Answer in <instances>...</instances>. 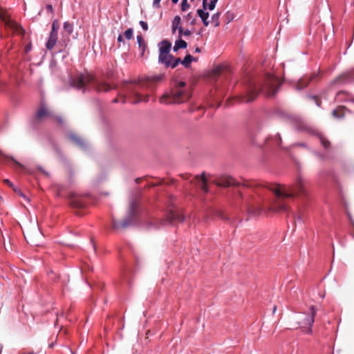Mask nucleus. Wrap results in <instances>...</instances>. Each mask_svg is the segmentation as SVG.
I'll return each instance as SVG.
<instances>
[{
	"mask_svg": "<svg viewBox=\"0 0 354 354\" xmlns=\"http://www.w3.org/2000/svg\"><path fill=\"white\" fill-rule=\"evenodd\" d=\"M342 97V98H350V97H351V96H348V95H342V97Z\"/></svg>",
	"mask_w": 354,
	"mask_h": 354,
	"instance_id": "62",
	"label": "nucleus"
},
{
	"mask_svg": "<svg viewBox=\"0 0 354 354\" xmlns=\"http://www.w3.org/2000/svg\"><path fill=\"white\" fill-rule=\"evenodd\" d=\"M117 40H118V42H123L124 39H123L122 35H119L118 38H117Z\"/></svg>",
	"mask_w": 354,
	"mask_h": 354,
	"instance_id": "56",
	"label": "nucleus"
},
{
	"mask_svg": "<svg viewBox=\"0 0 354 354\" xmlns=\"http://www.w3.org/2000/svg\"><path fill=\"white\" fill-rule=\"evenodd\" d=\"M139 24L145 31L148 30V24L147 22L144 21H140Z\"/></svg>",
	"mask_w": 354,
	"mask_h": 354,
	"instance_id": "47",
	"label": "nucleus"
},
{
	"mask_svg": "<svg viewBox=\"0 0 354 354\" xmlns=\"http://www.w3.org/2000/svg\"><path fill=\"white\" fill-rule=\"evenodd\" d=\"M309 100H313L315 104L316 105L318 106V107H321L322 106V100L317 96V95H308L306 96Z\"/></svg>",
	"mask_w": 354,
	"mask_h": 354,
	"instance_id": "38",
	"label": "nucleus"
},
{
	"mask_svg": "<svg viewBox=\"0 0 354 354\" xmlns=\"http://www.w3.org/2000/svg\"><path fill=\"white\" fill-rule=\"evenodd\" d=\"M246 209L250 216H257L263 212V209L260 206H252L249 204L246 205Z\"/></svg>",
	"mask_w": 354,
	"mask_h": 354,
	"instance_id": "21",
	"label": "nucleus"
},
{
	"mask_svg": "<svg viewBox=\"0 0 354 354\" xmlns=\"http://www.w3.org/2000/svg\"><path fill=\"white\" fill-rule=\"evenodd\" d=\"M135 219L126 216L122 221H118L114 218L112 220L113 228L115 230L125 229L134 225Z\"/></svg>",
	"mask_w": 354,
	"mask_h": 354,
	"instance_id": "11",
	"label": "nucleus"
},
{
	"mask_svg": "<svg viewBox=\"0 0 354 354\" xmlns=\"http://www.w3.org/2000/svg\"><path fill=\"white\" fill-rule=\"evenodd\" d=\"M133 95L136 97V100L132 102L133 104H137V103L142 102V101L147 102L149 100V95H146V96L143 97L142 95H141L138 93H133Z\"/></svg>",
	"mask_w": 354,
	"mask_h": 354,
	"instance_id": "35",
	"label": "nucleus"
},
{
	"mask_svg": "<svg viewBox=\"0 0 354 354\" xmlns=\"http://www.w3.org/2000/svg\"><path fill=\"white\" fill-rule=\"evenodd\" d=\"M219 216L223 220L230 221V218L228 216H225L223 213H220Z\"/></svg>",
	"mask_w": 354,
	"mask_h": 354,
	"instance_id": "50",
	"label": "nucleus"
},
{
	"mask_svg": "<svg viewBox=\"0 0 354 354\" xmlns=\"http://www.w3.org/2000/svg\"><path fill=\"white\" fill-rule=\"evenodd\" d=\"M63 28L68 35H71L73 32V24L68 21H65L63 24Z\"/></svg>",
	"mask_w": 354,
	"mask_h": 354,
	"instance_id": "36",
	"label": "nucleus"
},
{
	"mask_svg": "<svg viewBox=\"0 0 354 354\" xmlns=\"http://www.w3.org/2000/svg\"><path fill=\"white\" fill-rule=\"evenodd\" d=\"M46 10L48 13L53 15L54 13V9L53 8V6L51 4H47L45 7Z\"/></svg>",
	"mask_w": 354,
	"mask_h": 354,
	"instance_id": "46",
	"label": "nucleus"
},
{
	"mask_svg": "<svg viewBox=\"0 0 354 354\" xmlns=\"http://www.w3.org/2000/svg\"><path fill=\"white\" fill-rule=\"evenodd\" d=\"M164 77L163 74H159L157 75H151L146 77V82L148 84H154L160 82Z\"/></svg>",
	"mask_w": 354,
	"mask_h": 354,
	"instance_id": "32",
	"label": "nucleus"
},
{
	"mask_svg": "<svg viewBox=\"0 0 354 354\" xmlns=\"http://www.w3.org/2000/svg\"><path fill=\"white\" fill-rule=\"evenodd\" d=\"M184 94L183 90H171L169 93H165L160 97V102L166 104H180L185 101L183 100Z\"/></svg>",
	"mask_w": 354,
	"mask_h": 354,
	"instance_id": "6",
	"label": "nucleus"
},
{
	"mask_svg": "<svg viewBox=\"0 0 354 354\" xmlns=\"http://www.w3.org/2000/svg\"><path fill=\"white\" fill-rule=\"evenodd\" d=\"M24 354H36V353H34V352H28V353H26V352L25 353V352H24Z\"/></svg>",
	"mask_w": 354,
	"mask_h": 354,
	"instance_id": "64",
	"label": "nucleus"
},
{
	"mask_svg": "<svg viewBox=\"0 0 354 354\" xmlns=\"http://www.w3.org/2000/svg\"><path fill=\"white\" fill-rule=\"evenodd\" d=\"M353 82H354V70L340 75L334 80V83L342 84H351Z\"/></svg>",
	"mask_w": 354,
	"mask_h": 354,
	"instance_id": "12",
	"label": "nucleus"
},
{
	"mask_svg": "<svg viewBox=\"0 0 354 354\" xmlns=\"http://www.w3.org/2000/svg\"><path fill=\"white\" fill-rule=\"evenodd\" d=\"M184 221V216L176 209H171L167 214L165 218L161 221L160 224L161 225H173L175 223H183Z\"/></svg>",
	"mask_w": 354,
	"mask_h": 354,
	"instance_id": "9",
	"label": "nucleus"
},
{
	"mask_svg": "<svg viewBox=\"0 0 354 354\" xmlns=\"http://www.w3.org/2000/svg\"><path fill=\"white\" fill-rule=\"evenodd\" d=\"M279 89L277 79L272 74L268 73L264 77L262 84H259L253 80H250L245 94L236 97L239 103H249L254 101L260 93H264L267 97H274Z\"/></svg>",
	"mask_w": 354,
	"mask_h": 354,
	"instance_id": "2",
	"label": "nucleus"
},
{
	"mask_svg": "<svg viewBox=\"0 0 354 354\" xmlns=\"http://www.w3.org/2000/svg\"><path fill=\"white\" fill-rule=\"evenodd\" d=\"M68 139L72 141L74 144L78 146L82 149H86L87 146L86 144L79 137L77 134L73 132H70L68 134Z\"/></svg>",
	"mask_w": 354,
	"mask_h": 354,
	"instance_id": "17",
	"label": "nucleus"
},
{
	"mask_svg": "<svg viewBox=\"0 0 354 354\" xmlns=\"http://www.w3.org/2000/svg\"><path fill=\"white\" fill-rule=\"evenodd\" d=\"M30 48H31L30 46H26L25 51H26V52H28V51L30 50Z\"/></svg>",
	"mask_w": 354,
	"mask_h": 354,
	"instance_id": "61",
	"label": "nucleus"
},
{
	"mask_svg": "<svg viewBox=\"0 0 354 354\" xmlns=\"http://www.w3.org/2000/svg\"><path fill=\"white\" fill-rule=\"evenodd\" d=\"M0 20L4 24L5 28L11 32V34H17L21 32V27L17 25L8 15L6 11L0 6Z\"/></svg>",
	"mask_w": 354,
	"mask_h": 354,
	"instance_id": "7",
	"label": "nucleus"
},
{
	"mask_svg": "<svg viewBox=\"0 0 354 354\" xmlns=\"http://www.w3.org/2000/svg\"><path fill=\"white\" fill-rule=\"evenodd\" d=\"M205 10H203V8L197 10V15L201 18L203 25L207 26L209 24L208 21L209 15L208 12H205Z\"/></svg>",
	"mask_w": 354,
	"mask_h": 354,
	"instance_id": "25",
	"label": "nucleus"
},
{
	"mask_svg": "<svg viewBox=\"0 0 354 354\" xmlns=\"http://www.w3.org/2000/svg\"><path fill=\"white\" fill-rule=\"evenodd\" d=\"M276 310H277V306H273V309H272V313L273 314L275 313Z\"/></svg>",
	"mask_w": 354,
	"mask_h": 354,
	"instance_id": "63",
	"label": "nucleus"
},
{
	"mask_svg": "<svg viewBox=\"0 0 354 354\" xmlns=\"http://www.w3.org/2000/svg\"><path fill=\"white\" fill-rule=\"evenodd\" d=\"M22 80V74L21 72L13 73L10 76V82L9 90L11 93H15L20 87Z\"/></svg>",
	"mask_w": 354,
	"mask_h": 354,
	"instance_id": "10",
	"label": "nucleus"
},
{
	"mask_svg": "<svg viewBox=\"0 0 354 354\" xmlns=\"http://www.w3.org/2000/svg\"><path fill=\"white\" fill-rule=\"evenodd\" d=\"M217 1L218 0H211L207 6V8H208L209 10H213L216 7Z\"/></svg>",
	"mask_w": 354,
	"mask_h": 354,
	"instance_id": "43",
	"label": "nucleus"
},
{
	"mask_svg": "<svg viewBox=\"0 0 354 354\" xmlns=\"http://www.w3.org/2000/svg\"><path fill=\"white\" fill-rule=\"evenodd\" d=\"M182 59L180 57H176L174 59L167 58L163 61V62H160L159 64H163L165 68H176L179 64H181Z\"/></svg>",
	"mask_w": 354,
	"mask_h": 354,
	"instance_id": "19",
	"label": "nucleus"
},
{
	"mask_svg": "<svg viewBox=\"0 0 354 354\" xmlns=\"http://www.w3.org/2000/svg\"><path fill=\"white\" fill-rule=\"evenodd\" d=\"M33 221H35V227H36V234L37 236H40V232H39L38 229V224L36 220V217L34 216L33 218L30 216V223H32Z\"/></svg>",
	"mask_w": 354,
	"mask_h": 354,
	"instance_id": "45",
	"label": "nucleus"
},
{
	"mask_svg": "<svg viewBox=\"0 0 354 354\" xmlns=\"http://www.w3.org/2000/svg\"><path fill=\"white\" fill-rule=\"evenodd\" d=\"M3 183L6 185L8 187L12 189L13 192L17 194L19 196H22V192L21 191L19 185H16L14 183L10 181L9 179H3Z\"/></svg>",
	"mask_w": 354,
	"mask_h": 354,
	"instance_id": "26",
	"label": "nucleus"
},
{
	"mask_svg": "<svg viewBox=\"0 0 354 354\" xmlns=\"http://www.w3.org/2000/svg\"><path fill=\"white\" fill-rule=\"evenodd\" d=\"M197 58L193 57L191 55H187L184 59L182 60L181 64L185 66L186 68H189L191 66V63L192 62H196Z\"/></svg>",
	"mask_w": 354,
	"mask_h": 354,
	"instance_id": "30",
	"label": "nucleus"
},
{
	"mask_svg": "<svg viewBox=\"0 0 354 354\" xmlns=\"http://www.w3.org/2000/svg\"><path fill=\"white\" fill-rule=\"evenodd\" d=\"M295 145L301 147H304V148H307L308 147L306 143H304V142H298V143L295 144Z\"/></svg>",
	"mask_w": 354,
	"mask_h": 354,
	"instance_id": "53",
	"label": "nucleus"
},
{
	"mask_svg": "<svg viewBox=\"0 0 354 354\" xmlns=\"http://www.w3.org/2000/svg\"><path fill=\"white\" fill-rule=\"evenodd\" d=\"M196 178L199 184L201 189L205 193L208 192V187L207 184V178L203 172L201 176H196Z\"/></svg>",
	"mask_w": 354,
	"mask_h": 354,
	"instance_id": "23",
	"label": "nucleus"
},
{
	"mask_svg": "<svg viewBox=\"0 0 354 354\" xmlns=\"http://www.w3.org/2000/svg\"><path fill=\"white\" fill-rule=\"evenodd\" d=\"M93 77L90 75L80 74L76 77H71L69 80V84L77 90H81L85 93L88 85L93 82Z\"/></svg>",
	"mask_w": 354,
	"mask_h": 354,
	"instance_id": "5",
	"label": "nucleus"
},
{
	"mask_svg": "<svg viewBox=\"0 0 354 354\" xmlns=\"http://www.w3.org/2000/svg\"><path fill=\"white\" fill-rule=\"evenodd\" d=\"M160 1L161 0H153V6L156 8H159L160 7Z\"/></svg>",
	"mask_w": 354,
	"mask_h": 354,
	"instance_id": "49",
	"label": "nucleus"
},
{
	"mask_svg": "<svg viewBox=\"0 0 354 354\" xmlns=\"http://www.w3.org/2000/svg\"><path fill=\"white\" fill-rule=\"evenodd\" d=\"M221 185L223 187H230V186H239V183H236V180L232 178H229L224 181H223Z\"/></svg>",
	"mask_w": 354,
	"mask_h": 354,
	"instance_id": "34",
	"label": "nucleus"
},
{
	"mask_svg": "<svg viewBox=\"0 0 354 354\" xmlns=\"http://www.w3.org/2000/svg\"><path fill=\"white\" fill-rule=\"evenodd\" d=\"M336 100L340 102H351L354 103V96L346 91H339L336 94Z\"/></svg>",
	"mask_w": 354,
	"mask_h": 354,
	"instance_id": "15",
	"label": "nucleus"
},
{
	"mask_svg": "<svg viewBox=\"0 0 354 354\" xmlns=\"http://www.w3.org/2000/svg\"><path fill=\"white\" fill-rule=\"evenodd\" d=\"M68 172H69L68 182H69V184L71 185L73 183L74 171L72 168H69Z\"/></svg>",
	"mask_w": 354,
	"mask_h": 354,
	"instance_id": "44",
	"label": "nucleus"
},
{
	"mask_svg": "<svg viewBox=\"0 0 354 354\" xmlns=\"http://www.w3.org/2000/svg\"><path fill=\"white\" fill-rule=\"evenodd\" d=\"M133 30L132 28H128L127 30H126L124 32V36L125 37V38L127 39H131L133 38Z\"/></svg>",
	"mask_w": 354,
	"mask_h": 354,
	"instance_id": "40",
	"label": "nucleus"
},
{
	"mask_svg": "<svg viewBox=\"0 0 354 354\" xmlns=\"http://www.w3.org/2000/svg\"><path fill=\"white\" fill-rule=\"evenodd\" d=\"M207 6V0H203V10H206Z\"/></svg>",
	"mask_w": 354,
	"mask_h": 354,
	"instance_id": "55",
	"label": "nucleus"
},
{
	"mask_svg": "<svg viewBox=\"0 0 354 354\" xmlns=\"http://www.w3.org/2000/svg\"><path fill=\"white\" fill-rule=\"evenodd\" d=\"M317 314V309L315 306H310L308 313H303L304 317L297 320L296 328H299L306 334L313 333L312 327L315 322V317Z\"/></svg>",
	"mask_w": 354,
	"mask_h": 354,
	"instance_id": "3",
	"label": "nucleus"
},
{
	"mask_svg": "<svg viewBox=\"0 0 354 354\" xmlns=\"http://www.w3.org/2000/svg\"><path fill=\"white\" fill-rule=\"evenodd\" d=\"M187 46V44L185 41L180 39L176 40L173 48L174 52H177L179 49H185Z\"/></svg>",
	"mask_w": 354,
	"mask_h": 354,
	"instance_id": "33",
	"label": "nucleus"
},
{
	"mask_svg": "<svg viewBox=\"0 0 354 354\" xmlns=\"http://www.w3.org/2000/svg\"><path fill=\"white\" fill-rule=\"evenodd\" d=\"M289 120L292 123V127L297 131L304 132L312 136H314V134L317 133V129L315 128L299 117L290 116Z\"/></svg>",
	"mask_w": 354,
	"mask_h": 354,
	"instance_id": "4",
	"label": "nucleus"
},
{
	"mask_svg": "<svg viewBox=\"0 0 354 354\" xmlns=\"http://www.w3.org/2000/svg\"><path fill=\"white\" fill-rule=\"evenodd\" d=\"M185 86V82H180L178 83V86L180 88H183Z\"/></svg>",
	"mask_w": 354,
	"mask_h": 354,
	"instance_id": "57",
	"label": "nucleus"
},
{
	"mask_svg": "<svg viewBox=\"0 0 354 354\" xmlns=\"http://www.w3.org/2000/svg\"><path fill=\"white\" fill-rule=\"evenodd\" d=\"M315 154L319 157V158H323L324 156L321 154L320 153H315Z\"/></svg>",
	"mask_w": 354,
	"mask_h": 354,
	"instance_id": "60",
	"label": "nucleus"
},
{
	"mask_svg": "<svg viewBox=\"0 0 354 354\" xmlns=\"http://www.w3.org/2000/svg\"><path fill=\"white\" fill-rule=\"evenodd\" d=\"M70 205L73 208L80 209L86 207V202L84 198L71 194L70 195Z\"/></svg>",
	"mask_w": 354,
	"mask_h": 354,
	"instance_id": "13",
	"label": "nucleus"
},
{
	"mask_svg": "<svg viewBox=\"0 0 354 354\" xmlns=\"http://www.w3.org/2000/svg\"><path fill=\"white\" fill-rule=\"evenodd\" d=\"M194 51H195V53H201V50L199 47L197 46V47H196Z\"/></svg>",
	"mask_w": 354,
	"mask_h": 354,
	"instance_id": "59",
	"label": "nucleus"
},
{
	"mask_svg": "<svg viewBox=\"0 0 354 354\" xmlns=\"http://www.w3.org/2000/svg\"><path fill=\"white\" fill-rule=\"evenodd\" d=\"M59 24L57 19H55L52 23L50 34L58 35Z\"/></svg>",
	"mask_w": 354,
	"mask_h": 354,
	"instance_id": "37",
	"label": "nucleus"
},
{
	"mask_svg": "<svg viewBox=\"0 0 354 354\" xmlns=\"http://www.w3.org/2000/svg\"><path fill=\"white\" fill-rule=\"evenodd\" d=\"M219 17H220L219 12H216L212 15L211 19H212V23L214 24L215 27H218L220 24Z\"/></svg>",
	"mask_w": 354,
	"mask_h": 354,
	"instance_id": "39",
	"label": "nucleus"
},
{
	"mask_svg": "<svg viewBox=\"0 0 354 354\" xmlns=\"http://www.w3.org/2000/svg\"><path fill=\"white\" fill-rule=\"evenodd\" d=\"M136 39H137V42L138 44L139 49L140 50V57H143L145 55V50L147 48V43L145 41V39L142 35H138Z\"/></svg>",
	"mask_w": 354,
	"mask_h": 354,
	"instance_id": "28",
	"label": "nucleus"
},
{
	"mask_svg": "<svg viewBox=\"0 0 354 354\" xmlns=\"http://www.w3.org/2000/svg\"><path fill=\"white\" fill-rule=\"evenodd\" d=\"M55 119H56L57 122L59 124H63L64 121H63V120H62V117H61V116H56V117H55Z\"/></svg>",
	"mask_w": 354,
	"mask_h": 354,
	"instance_id": "52",
	"label": "nucleus"
},
{
	"mask_svg": "<svg viewBox=\"0 0 354 354\" xmlns=\"http://www.w3.org/2000/svg\"><path fill=\"white\" fill-rule=\"evenodd\" d=\"M23 198H24V201H26V202L28 203H30V200L28 197H26L24 194L23 196Z\"/></svg>",
	"mask_w": 354,
	"mask_h": 354,
	"instance_id": "58",
	"label": "nucleus"
},
{
	"mask_svg": "<svg viewBox=\"0 0 354 354\" xmlns=\"http://www.w3.org/2000/svg\"><path fill=\"white\" fill-rule=\"evenodd\" d=\"M97 92H109L112 89L111 86L106 82L96 81L93 85Z\"/></svg>",
	"mask_w": 354,
	"mask_h": 354,
	"instance_id": "20",
	"label": "nucleus"
},
{
	"mask_svg": "<svg viewBox=\"0 0 354 354\" xmlns=\"http://www.w3.org/2000/svg\"><path fill=\"white\" fill-rule=\"evenodd\" d=\"M50 112L48 109L44 106V105L41 106L38 109L36 113V118L39 120L42 119L44 117L50 115Z\"/></svg>",
	"mask_w": 354,
	"mask_h": 354,
	"instance_id": "31",
	"label": "nucleus"
},
{
	"mask_svg": "<svg viewBox=\"0 0 354 354\" xmlns=\"http://www.w3.org/2000/svg\"><path fill=\"white\" fill-rule=\"evenodd\" d=\"M190 6L187 2V0H183L181 2V10L182 11H186L189 8Z\"/></svg>",
	"mask_w": 354,
	"mask_h": 354,
	"instance_id": "42",
	"label": "nucleus"
},
{
	"mask_svg": "<svg viewBox=\"0 0 354 354\" xmlns=\"http://www.w3.org/2000/svg\"><path fill=\"white\" fill-rule=\"evenodd\" d=\"M274 138L276 139V145L277 146H280L281 144V142H282V140H281V138L280 136V134L279 133H277L275 136H274Z\"/></svg>",
	"mask_w": 354,
	"mask_h": 354,
	"instance_id": "48",
	"label": "nucleus"
},
{
	"mask_svg": "<svg viewBox=\"0 0 354 354\" xmlns=\"http://www.w3.org/2000/svg\"><path fill=\"white\" fill-rule=\"evenodd\" d=\"M317 76V75L316 74H314L310 77L308 76H304V77H302L301 78H300L297 84V85L295 86V88L297 90H302L304 89V88H306V86H308V85L309 84V83L315 78H316Z\"/></svg>",
	"mask_w": 354,
	"mask_h": 354,
	"instance_id": "16",
	"label": "nucleus"
},
{
	"mask_svg": "<svg viewBox=\"0 0 354 354\" xmlns=\"http://www.w3.org/2000/svg\"><path fill=\"white\" fill-rule=\"evenodd\" d=\"M294 217H295V222H299V223H301L302 222V220H301V218L300 216H295L294 215Z\"/></svg>",
	"mask_w": 354,
	"mask_h": 354,
	"instance_id": "54",
	"label": "nucleus"
},
{
	"mask_svg": "<svg viewBox=\"0 0 354 354\" xmlns=\"http://www.w3.org/2000/svg\"><path fill=\"white\" fill-rule=\"evenodd\" d=\"M137 209H138V205H137L136 201H131L130 203V205H129L127 216L135 219L136 216L137 215Z\"/></svg>",
	"mask_w": 354,
	"mask_h": 354,
	"instance_id": "29",
	"label": "nucleus"
},
{
	"mask_svg": "<svg viewBox=\"0 0 354 354\" xmlns=\"http://www.w3.org/2000/svg\"><path fill=\"white\" fill-rule=\"evenodd\" d=\"M313 136L319 138L320 142L323 147L328 149L330 147V142L317 129V133L314 134Z\"/></svg>",
	"mask_w": 354,
	"mask_h": 354,
	"instance_id": "27",
	"label": "nucleus"
},
{
	"mask_svg": "<svg viewBox=\"0 0 354 354\" xmlns=\"http://www.w3.org/2000/svg\"><path fill=\"white\" fill-rule=\"evenodd\" d=\"M181 18L180 16L176 15L174 17L171 23L172 33H175L176 30H178V37L183 36V27L180 26Z\"/></svg>",
	"mask_w": 354,
	"mask_h": 354,
	"instance_id": "18",
	"label": "nucleus"
},
{
	"mask_svg": "<svg viewBox=\"0 0 354 354\" xmlns=\"http://www.w3.org/2000/svg\"><path fill=\"white\" fill-rule=\"evenodd\" d=\"M245 185L254 189L258 194H261L259 192V189H266L272 192L277 198L273 205L270 207V210L274 212H290L289 207L282 201L281 198H293L295 196H306L307 194L305 181L301 177H298L296 183L288 188L283 187L281 189L279 185L270 183L263 185L255 181L249 182Z\"/></svg>",
	"mask_w": 354,
	"mask_h": 354,
	"instance_id": "1",
	"label": "nucleus"
},
{
	"mask_svg": "<svg viewBox=\"0 0 354 354\" xmlns=\"http://www.w3.org/2000/svg\"><path fill=\"white\" fill-rule=\"evenodd\" d=\"M24 238L26 239V242L28 244H30L31 245H35V246L39 245V242L37 241L36 240L31 239V238L28 239L26 236H25L24 234Z\"/></svg>",
	"mask_w": 354,
	"mask_h": 354,
	"instance_id": "41",
	"label": "nucleus"
},
{
	"mask_svg": "<svg viewBox=\"0 0 354 354\" xmlns=\"http://www.w3.org/2000/svg\"><path fill=\"white\" fill-rule=\"evenodd\" d=\"M191 32H192L189 30H188V29H187L185 30H184L183 29V35H184V36H189V35H191Z\"/></svg>",
	"mask_w": 354,
	"mask_h": 354,
	"instance_id": "51",
	"label": "nucleus"
},
{
	"mask_svg": "<svg viewBox=\"0 0 354 354\" xmlns=\"http://www.w3.org/2000/svg\"><path fill=\"white\" fill-rule=\"evenodd\" d=\"M57 39H58V35H52L50 33L48 39L46 43V48L48 50H51L56 45Z\"/></svg>",
	"mask_w": 354,
	"mask_h": 354,
	"instance_id": "24",
	"label": "nucleus"
},
{
	"mask_svg": "<svg viewBox=\"0 0 354 354\" xmlns=\"http://www.w3.org/2000/svg\"><path fill=\"white\" fill-rule=\"evenodd\" d=\"M346 111V108L344 106H339L333 111L332 115L335 118L342 119L344 117Z\"/></svg>",
	"mask_w": 354,
	"mask_h": 354,
	"instance_id": "22",
	"label": "nucleus"
},
{
	"mask_svg": "<svg viewBox=\"0 0 354 354\" xmlns=\"http://www.w3.org/2000/svg\"><path fill=\"white\" fill-rule=\"evenodd\" d=\"M0 163L8 164L14 169H19L21 167V165L19 162L15 160L12 157L6 156L3 154L1 151H0Z\"/></svg>",
	"mask_w": 354,
	"mask_h": 354,
	"instance_id": "14",
	"label": "nucleus"
},
{
	"mask_svg": "<svg viewBox=\"0 0 354 354\" xmlns=\"http://www.w3.org/2000/svg\"><path fill=\"white\" fill-rule=\"evenodd\" d=\"M159 55L158 63L163 62L165 59H174V56L169 53L171 48V43L167 40L164 39L158 44Z\"/></svg>",
	"mask_w": 354,
	"mask_h": 354,
	"instance_id": "8",
	"label": "nucleus"
}]
</instances>
